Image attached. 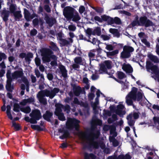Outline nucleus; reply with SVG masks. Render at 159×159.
Segmentation results:
<instances>
[{"mask_svg":"<svg viewBox=\"0 0 159 159\" xmlns=\"http://www.w3.org/2000/svg\"><path fill=\"white\" fill-rule=\"evenodd\" d=\"M111 62L109 61H106L102 64L98 72L100 74H102L105 72L107 69H111Z\"/></svg>","mask_w":159,"mask_h":159,"instance_id":"9d476101","label":"nucleus"},{"mask_svg":"<svg viewBox=\"0 0 159 159\" xmlns=\"http://www.w3.org/2000/svg\"><path fill=\"white\" fill-rule=\"evenodd\" d=\"M88 42H91L92 43H93V45L95 44L96 43H99V41L97 40V39L95 38H93L92 39V40L89 39L88 40Z\"/></svg>","mask_w":159,"mask_h":159,"instance_id":"49530a36","label":"nucleus"},{"mask_svg":"<svg viewBox=\"0 0 159 159\" xmlns=\"http://www.w3.org/2000/svg\"><path fill=\"white\" fill-rule=\"evenodd\" d=\"M17 7L16 4H11L10 6L9 10L11 13H13L16 10Z\"/></svg>","mask_w":159,"mask_h":159,"instance_id":"7c9ffc66","label":"nucleus"},{"mask_svg":"<svg viewBox=\"0 0 159 159\" xmlns=\"http://www.w3.org/2000/svg\"><path fill=\"white\" fill-rule=\"evenodd\" d=\"M7 76L8 79L7 81V84L6 85V88L8 91H11L13 88V86L11 85V73L10 71L9 70H8L7 72Z\"/></svg>","mask_w":159,"mask_h":159,"instance_id":"ddd939ff","label":"nucleus"},{"mask_svg":"<svg viewBox=\"0 0 159 159\" xmlns=\"http://www.w3.org/2000/svg\"><path fill=\"white\" fill-rule=\"evenodd\" d=\"M34 99L32 98H31L28 99L23 100L20 103V104L22 105H25L28 103H30L34 102Z\"/></svg>","mask_w":159,"mask_h":159,"instance_id":"6ab92c4d","label":"nucleus"},{"mask_svg":"<svg viewBox=\"0 0 159 159\" xmlns=\"http://www.w3.org/2000/svg\"><path fill=\"white\" fill-rule=\"evenodd\" d=\"M3 18L4 21H7L8 20V17L9 15V11H6L3 15Z\"/></svg>","mask_w":159,"mask_h":159,"instance_id":"a19ab883","label":"nucleus"},{"mask_svg":"<svg viewBox=\"0 0 159 159\" xmlns=\"http://www.w3.org/2000/svg\"><path fill=\"white\" fill-rule=\"evenodd\" d=\"M153 120L155 126L158 129H159V118L155 117L153 118Z\"/></svg>","mask_w":159,"mask_h":159,"instance_id":"f704fd0d","label":"nucleus"},{"mask_svg":"<svg viewBox=\"0 0 159 159\" xmlns=\"http://www.w3.org/2000/svg\"><path fill=\"white\" fill-rule=\"evenodd\" d=\"M23 70L22 69H20L18 71H16L12 73L11 76V79H17L18 78H21L23 75Z\"/></svg>","mask_w":159,"mask_h":159,"instance_id":"dca6fc26","label":"nucleus"},{"mask_svg":"<svg viewBox=\"0 0 159 159\" xmlns=\"http://www.w3.org/2000/svg\"><path fill=\"white\" fill-rule=\"evenodd\" d=\"M94 123L96 125H101L102 124V121L99 119H96L94 120Z\"/></svg>","mask_w":159,"mask_h":159,"instance_id":"3c124183","label":"nucleus"},{"mask_svg":"<svg viewBox=\"0 0 159 159\" xmlns=\"http://www.w3.org/2000/svg\"><path fill=\"white\" fill-rule=\"evenodd\" d=\"M35 62L37 66H39L40 64V61L39 58L36 57L35 59Z\"/></svg>","mask_w":159,"mask_h":159,"instance_id":"774afa93","label":"nucleus"},{"mask_svg":"<svg viewBox=\"0 0 159 159\" xmlns=\"http://www.w3.org/2000/svg\"><path fill=\"white\" fill-rule=\"evenodd\" d=\"M13 14L15 17V19L16 20H19V19L22 16L21 14L20 11H15Z\"/></svg>","mask_w":159,"mask_h":159,"instance_id":"b1692460","label":"nucleus"},{"mask_svg":"<svg viewBox=\"0 0 159 159\" xmlns=\"http://www.w3.org/2000/svg\"><path fill=\"white\" fill-rule=\"evenodd\" d=\"M110 32L114 34L115 36L118 37L119 36V33L118 30L115 29H110L109 30Z\"/></svg>","mask_w":159,"mask_h":159,"instance_id":"2f4dec72","label":"nucleus"},{"mask_svg":"<svg viewBox=\"0 0 159 159\" xmlns=\"http://www.w3.org/2000/svg\"><path fill=\"white\" fill-rule=\"evenodd\" d=\"M119 158L120 159H130L131 157L129 154H126L125 155H119Z\"/></svg>","mask_w":159,"mask_h":159,"instance_id":"c9c22d12","label":"nucleus"},{"mask_svg":"<svg viewBox=\"0 0 159 159\" xmlns=\"http://www.w3.org/2000/svg\"><path fill=\"white\" fill-rule=\"evenodd\" d=\"M132 114H129L127 117L128 124L130 126L133 125L134 123V121L132 120Z\"/></svg>","mask_w":159,"mask_h":159,"instance_id":"a878e982","label":"nucleus"},{"mask_svg":"<svg viewBox=\"0 0 159 159\" xmlns=\"http://www.w3.org/2000/svg\"><path fill=\"white\" fill-rule=\"evenodd\" d=\"M130 114H132V118L133 117L134 118V119H137L138 118L139 116V115L138 113L134 112V113L133 114L131 113Z\"/></svg>","mask_w":159,"mask_h":159,"instance_id":"052dcab7","label":"nucleus"},{"mask_svg":"<svg viewBox=\"0 0 159 159\" xmlns=\"http://www.w3.org/2000/svg\"><path fill=\"white\" fill-rule=\"evenodd\" d=\"M114 23L118 24L120 23V20L119 18L116 17L114 19Z\"/></svg>","mask_w":159,"mask_h":159,"instance_id":"6e6d98bb","label":"nucleus"},{"mask_svg":"<svg viewBox=\"0 0 159 159\" xmlns=\"http://www.w3.org/2000/svg\"><path fill=\"white\" fill-rule=\"evenodd\" d=\"M119 12L120 13L125 14L128 16H129L131 15V14L130 13L125 11H120Z\"/></svg>","mask_w":159,"mask_h":159,"instance_id":"338daca9","label":"nucleus"},{"mask_svg":"<svg viewBox=\"0 0 159 159\" xmlns=\"http://www.w3.org/2000/svg\"><path fill=\"white\" fill-rule=\"evenodd\" d=\"M74 9L70 7H67L64 9L63 14L66 18L70 19L72 17Z\"/></svg>","mask_w":159,"mask_h":159,"instance_id":"9b49d317","label":"nucleus"},{"mask_svg":"<svg viewBox=\"0 0 159 159\" xmlns=\"http://www.w3.org/2000/svg\"><path fill=\"white\" fill-rule=\"evenodd\" d=\"M24 13L25 17L27 21L30 20L36 16V14L34 13L30 15L28 11L26 9H24Z\"/></svg>","mask_w":159,"mask_h":159,"instance_id":"f3484780","label":"nucleus"},{"mask_svg":"<svg viewBox=\"0 0 159 159\" xmlns=\"http://www.w3.org/2000/svg\"><path fill=\"white\" fill-rule=\"evenodd\" d=\"M94 97V93H93L92 92H91V93H90L88 95V98L90 100L93 99Z\"/></svg>","mask_w":159,"mask_h":159,"instance_id":"69168bd1","label":"nucleus"},{"mask_svg":"<svg viewBox=\"0 0 159 159\" xmlns=\"http://www.w3.org/2000/svg\"><path fill=\"white\" fill-rule=\"evenodd\" d=\"M110 134L112 135V136H110L109 140L110 142L113 143L114 146H116L118 145V142L114 138V137L117 136V134L115 131L114 129H111L110 130Z\"/></svg>","mask_w":159,"mask_h":159,"instance_id":"f8f14e48","label":"nucleus"},{"mask_svg":"<svg viewBox=\"0 0 159 159\" xmlns=\"http://www.w3.org/2000/svg\"><path fill=\"white\" fill-rule=\"evenodd\" d=\"M60 43L62 44V45H65L68 43V41L66 39L60 38L59 39Z\"/></svg>","mask_w":159,"mask_h":159,"instance_id":"58836bf2","label":"nucleus"},{"mask_svg":"<svg viewBox=\"0 0 159 159\" xmlns=\"http://www.w3.org/2000/svg\"><path fill=\"white\" fill-rule=\"evenodd\" d=\"M96 50H93L90 51L89 53V56L91 60H93L95 56Z\"/></svg>","mask_w":159,"mask_h":159,"instance_id":"bb28decb","label":"nucleus"},{"mask_svg":"<svg viewBox=\"0 0 159 159\" xmlns=\"http://www.w3.org/2000/svg\"><path fill=\"white\" fill-rule=\"evenodd\" d=\"M138 89L135 87L132 88L131 91L126 97V102L128 105L133 104V101H140L143 98L142 93L140 92H137Z\"/></svg>","mask_w":159,"mask_h":159,"instance_id":"f03ea898","label":"nucleus"},{"mask_svg":"<svg viewBox=\"0 0 159 159\" xmlns=\"http://www.w3.org/2000/svg\"><path fill=\"white\" fill-rule=\"evenodd\" d=\"M19 105L18 104L15 103L14 105L13 110L15 111H19Z\"/></svg>","mask_w":159,"mask_h":159,"instance_id":"603ef678","label":"nucleus"},{"mask_svg":"<svg viewBox=\"0 0 159 159\" xmlns=\"http://www.w3.org/2000/svg\"><path fill=\"white\" fill-rule=\"evenodd\" d=\"M30 116L32 117L33 119L35 120L36 121L39 120L41 117L40 111L38 110H33L30 114Z\"/></svg>","mask_w":159,"mask_h":159,"instance_id":"2eb2a0df","label":"nucleus"},{"mask_svg":"<svg viewBox=\"0 0 159 159\" xmlns=\"http://www.w3.org/2000/svg\"><path fill=\"white\" fill-rule=\"evenodd\" d=\"M134 51L133 48L129 46H125L121 53V57L123 58H128L130 56V53Z\"/></svg>","mask_w":159,"mask_h":159,"instance_id":"1a4fd4ad","label":"nucleus"},{"mask_svg":"<svg viewBox=\"0 0 159 159\" xmlns=\"http://www.w3.org/2000/svg\"><path fill=\"white\" fill-rule=\"evenodd\" d=\"M104 52L106 53L107 55V56H114L118 54V51L117 50L110 52H107L105 51Z\"/></svg>","mask_w":159,"mask_h":159,"instance_id":"c756f323","label":"nucleus"},{"mask_svg":"<svg viewBox=\"0 0 159 159\" xmlns=\"http://www.w3.org/2000/svg\"><path fill=\"white\" fill-rule=\"evenodd\" d=\"M33 57V54L31 53H27L25 57V59L26 61H29L30 59Z\"/></svg>","mask_w":159,"mask_h":159,"instance_id":"79ce46f5","label":"nucleus"},{"mask_svg":"<svg viewBox=\"0 0 159 159\" xmlns=\"http://www.w3.org/2000/svg\"><path fill=\"white\" fill-rule=\"evenodd\" d=\"M25 120L27 122H30L32 124H36L37 123L36 121L34 119H33L32 117H31L30 118L28 116H26L25 117Z\"/></svg>","mask_w":159,"mask_h":159,"instance_id":"c85d7f7f","label":"nucleus"},{"mask_svg":"<svg viewBox=\"0 0 159 159\" xmlns=\"http://www.w3.org/2000/svg\"><path fill=\"white\" fill-rule=\"evenodd\" d=\"M73 103L80 105L81 106L84 107L85 108H87L88 106V105L87 103L79 102L78 99L76 98H74Z\"/></svg>","mask_w":159,"mask_h":159,"instance_id":"412c9836","label":"nucleus"},{"mask_svg":"<svg viewBox=\"0 0 159 159\" xmlns=\"http://www.w3.org/2000/svg\"><path fill=\"white\" fill-rule=\"evenodd\" d=\"M94 32L95 34H96L98 36H99L101 35V29L99 27H97L96 28L94 31Z\"/></svg>","mask_w":159,"mask_h":159,"instance_id":"ea45409f","label":"nucleus"},{"mask_svg":"<svg viewBox=\"0 0 159 159\" xmlns=\"http://www.w3.org/2000/svg\"><path fill=\"white\" fill-rule=\"evenodd\" d=\"M22 80L26 86V91L28 92L29 91V83L27 79L25 77H23L22 78Z\"/></svg>","mask_w":159,"mask_h":159,"instance_id":"72a5a7b5","label":"nucleus"},{"mask_svg":"<svg viewBox=\"0 0 159 159\" xmlns=\"http://www.w3.org/2000/svg\"><path fill=\"white\" fill-rule=\"evenodd\" d=\"M69 133L67 131H65L64 132L63 135L60 136V138L61 139H63L65 138H66L69 136Z\"/></svg>","mask_w":159,"mask_h":159,"instance_id":"c03bdc74","label":"nucleus"},{"mask_svg":"<svg viewBox=\"0 0 159 159\" xmlns=\"http://www.w3.org/2000/svg\"><path fill=\"white\" fill-rule=\"evenodd\" d=\"M94 19L95 20L98 21L99 22H102V17L101 18L99 16H95L94 17Z\"/></svg>","mask_w":159,"mask_h":159,"instance_id":"0e129e2a","label":"nucleus"},{"mask_svg":"<svg viewBox=\"0 0 159 159\" xmlns=\"http://www.w3.org/2000/svg\"><path fill=\"white\" fill-rule=\"evenodd\" d=\"M99 134V131L91 133L89 135L85 132H81L80 134L79 137L83 143L91 145L95 148H98L100 147L102 149H103L105 146L103 141H95V139L98 138Z\"/></svg>","mask_w":159,"mask_h":159,"instance_id":"f257e3e1","label":"nucleus"},{"mask_svg":"<svg viewBox=\"0 0 159 159\" xmlns=\"http://www.w3.org/2000/svg\"><path fill=\"white\" fill-rule=\"evenodd\" d=\"M12 126L16 130H19L20 129V126L14 122H12Z\"/></svg>","mask_w":159,"mask_h":159,"instance_id":"de8ad7c7","label":"nucleus"},{"mask_svg":"<svg viewBox=\"0 0 159 159\" xmlns=\"http://www.w3.org/2000/svg\"><path fill=\"white\" fill-rule=\"evenodd\" d=\"M122 68L123 70L127 73H131L133 71V69L131 66L129 64H124Z\"/></svg>","mask_w":159,"mask_h":159,"instance_id":"a211bd4d","label":"nucleus"},{"mask_svg":"<svg viewBox=\"0 0 159 159\" xmlns=\"http://www.w3.org/2000/svg\"><path fill=\"white\" fill-rule=\"evenodd\" d=\"M101 38L104 40H108L110 39V37L109 36L102 35L101 36Z\"/></svg>","mask_w":159,"mask_h":159,"instance_id":"4d7b16f0","label":"nucleus"},{"mask_svg":"<svg viewBox=\"0 0 159 159\" xmlns=\"http://www.w3.org/2000/svg\"><path fill=\"white\" fill-rule=\"evenodd\" d=\"M52 115V113L48 111H47L45 114L43 115V117L47 121H49Z\"/></svg>","mask_w":159,"mask_h":159,"instance_id":"393cba45","label":"nucleus"},{"mask_svg":"<svg viewBox=\"0 0 159 159\" xmlns=\"http://www.w3.org/2000/svg\"><path fill=\"white\" fill-rule=\"evenodd\" d=\"M107 22L109 24H112L114 23V19L109 17Z\"/></svg>","mask_w":159,"mask_h":159,"instance_id":"680f3d73","label":"nucleus"},{"mask_svg":"<svg viewBox=\"0 0 159 159\" xmlns=\"http://www.w3.org/2000/svg\"><path fill=\"white\" fill-rule=\"evenodd\" d=\"M59 68L61 72L62 76L64 77H66L67 75V71L65 66L63 65H60L59 66Z\"/></svg>","mask_w":159,"mask_h":159,"instance_id":"5701e85b","label":"nucleus"},{"mask_svg":"<svg viewBox=\"0 0 159 159\" xmlns=\"http://www.w3.org/2000/svg\"><path fill=\"white\" fill-rule=\"evenodd\" d=\"M20 110L25 113H28L30 111L31 109L29 107H26L21 108Z\"/></svg>","mask_w":159,"mask_h":159,"instance_id":"473e14b6","label":"nucleus"},{"mask_svg":"<svg viewBox=\"0 0 159 159\" xmlns=\"http://www.w3.org/2000/svg\"><path fill=\"white\" fill-rule=\"evenodd\" d=\"M95 73L93 74L91 77L92 79L93 80H96L98 78V71H95Z\"/></svg>","mask_w":159,"mask_h":159,"instance_id":"8fccbe9b","label":"nucleus"},{"mask_svg":"<svg viewBox=\"0 0 159 159\" xmlns=\"http://www.w3.org/2000/svg\"><path fill=\"white\" fill-rule=\"evenodd\" d=\"M45 19L50 26H52L55 22V20L54 19L49 18L47 16L45 17Z\"/></svg>","mask_w":159,"mask_h":159,"instance_id":"aec40b11","label":"nucleus"},{"mask_svg":"<svg viewBox=\"0 0 159 159\" xmlns=\"http://www.w3.org/2000/svg\"><path fill=\"white\" fill-rule=\"evenodd\" d=\"M50 45L52 49L53 50L57 51L58 49V48L54 43L51 42L50 43Z\"/></svg>","mask_w":159,"mask_h":159,"instance_id":"09e8293b","label":"nucleus"},{"mask_svg":"<svg viewBox=\"0 0 159 159\" xmlns=\"http://www.w3.org/2000/svg\"><path fill=\"white\" fill-rule=\"evenodd\" d=\"M7 58V56L4 53H0V61L2 59H6Z\"/></svg>","mask_w":159,"mask_h":159,"instance_id":"13d9d810","label":"nucleus"},{"mask_svg":"<svg viewBox=\"0 0 159 159\" xmlns=\"http://www.w3.org/2000/svg\"><path fill=\"white\" fill-rule=\"evenodd\" d=\"M106 45V49L107 50L110 51L113 50L114 49V47L111 44H107L106 43L105 44Z\"/></svg>","mask_w":159,"mask_h":159,"instance_id":"37998d69","label":"nucleus"},{"mask_svg":"<svg viewBox=\"0 0 159 159\" xmlns=\"http://www.w3.org/2000/svg\"><path fill=\"white\" fill-rule=\"evenodd\" d=\"M101 17H102V22L103 21H107V20H108L109 17L106 15H103L101 16Z\"/></svg>","mask_w":159,"mask_h":159,"instance_id":"bf43d9fd","label":"nucleus"},{"mask_svg":"<svg viewBox=\"0 0 159 159\" xmlns=\"http://www.w3.org/2000/svg\"><path fill=\"white\" fill-rule=\"evenodd\" d=\"M85 10V8L83 6H80L79 9V11L80 14H82L83 13Z\"/></svg>","mask_w":159,"mask_h":159,"instance_id":"e2e57ef3","label":"nucleus"},{"mask_svg":"<svg viewBox=\"0 0 159 159\" xmlns=\"http://www.w3.org/2000/svg\"><path fill=\"white\" fill-rule=\"evenodd\" d=\"M56 107L55 113L58 116L59 119L62 121L65 120V117L63 113L61 112L62 109H64V111L67 113H69L70 111V107L68 105H66L65 107L60 104H55Z\"/></svg>","mask_w":159,"mask_h":159,"instance_id":"423d86ee","label":"nucleus"},{"mask_svg":"<svg viewBox=\"0 0 159 159\" xmlns=\"http://www.w3.org/2000/svg\"><path fill=\"white\" fill-rule=\"evenodd\" d=\"M59 91V89L57 88H54L51 90L46 89L39 92L37 96L39 101L41 103L46 104H47V100L44 97L45 96L48 97L52 99Z\"/></svg>","mask_w":159,"mask_h":159,"instance_id":"7ed1b4c3","label":"nucleus"},{"mask_svg":"<svg viewBox=\"0 0 159 159\" xmlns=\"http://www.w3.org/2000/svg\"><path fill=\"white\" fill-rule=\"evenodd\" d=\"M146 68L148 71L151 72L152 74L157 77L159 74V69L157 66L154 65L150 61L146 62Z\"/></svg>","mask_w":159,"mask_h":159,"instance_id":"0eeeda50","label":"nucleus"},{"mask_svg":"<svg viewBox=\"0 0 159 159\" xmlns=\"http://www.w3.org/2000/svg\"><path fill=\"white\" fill-rule=\"evenodd\" d=\"M72 17L73 20L75 21H78L80 19V17L77 13H75L73 16V15Z\"/></svg>","mask_w":159,"mask_h":159,"instance_id":"4c0bfd02","label":"nucleus"},{"mask_svg":"<svg viewBox=\"0 0 159 159\" xmlns=\"http://www.w3.org/2000/svg\"><path fill=\"white\" fill-rule=\"evenodd\" d=\"M42 55L43 56V61L45 62H49L50 61V59L54 60L53 61L51 62V65L52 66H56L57 63L56 61L57 57L54 55L52 54L51 51L49 49L45 50L42 53Z\"/></svg>","mask_w":159,"mask_h":159,"instance_id":"39448f33","label":"nucleus"},{"mask_svg":"<svg viewBox=\"0 0 159 159\" xmlns=\"http://www.w3.org/2000/svg\"><path fill=\"white\" fill-rule=\"evenodd\" d=\"M138 19V16H136L134 20L132 23V25L133 26L139 25L148 27L153 25L152 22L148 19L145 16H141L139 18V20Z\"/></svg>","mask_w":159,"mask_h":159,"instance_id":"20e7f679","label":"nucleus"},{"mask_svg":"<svg viewBox=\"0 0 159 159\" xmlns=\"http://www.w3.org/2000/svg\"><path fill=\"white\" fill-rule=\"evenodd\" d=\"M117 76L120 79H122L125 77L124 73L121 71H118L117 72Z\"/></svg>","mask_w":159,"mask_h":159,"instance_id":"e433bc0d","label":"nucleus"},{"mask_svg":"<svg viewBox=\"0 0 159 159\" xmlns=\"http://www.w3.org/2000/svg\"><path fill=\"white\" fill-rule=\"evenodd\" d=\"M76 27L74 25H70L69 26L68 29L70 30L74 31L76 29Z\"/></svg>","mask_w":159,"mask_h":159,"instance_id":"5fc2aeb1","label":"nucleus"},{"mask_svg":"<svg viewBox=\"0 0 159 159\" xmlns=\"http://www.w3.org/2000/svg\"><path fill=\"white\" fill-rule=\"evenodd\" d=\"M80 121L75 119L69 118L66 123V125L67 128L72 129L75 128L77 130L79 127V124Z\"/></svg>","mask_w":159,"mask_h":159,"instance_id":"6e6552de","label":"nucleus"},{"mask_svg":"<svg viewBox=\"0 0 159 159\" xmlns=\"http://www.w3.org/2000/svg\"><path fill=\"white\" fill-rule=\"evenodd\" d=\"M148 56L151 60L154 62L157 63L159 62V59L157 56H154L152 54H148Z\"/></svg>","mask_w":159,"mask_h":159,"instance_id":"4be33fe9","label":"nucleus"},{"mask_svg":"<svg viewBox=\"0 0 159 159\" xmlns=\"http://www.w3.org/2000/svg\"><path fill=\"white\" fill-rule=\"evenodd\" d=\"M74 61L76 63L80 64L82 61V58L80 57H76L74 59Z\"/></svg>","mask_w":159,"mask_h":159,"instance_id":"a18cd8bd","label":"nucleus"},{"mask_svg":"<svg viewBox=\"0 0 159 159\" xmlns=\"http://www.w3.org/2000/svg\"><path fill=\"white\" fill-rule=\"evenodd\" d=\"M116 113L120 116H122L125 113L124 106L121 104L118 105L117 107Z\"/></svg>","mask_w":159,"mask_h":159,"instance_id":"4468645a","label":"nucleus"},{"mask_svg":"<svg viewBox=\"0 0 159 159\" xmlns=\"http://www.w3.org/2000/svg\"><path fill=\"white\" fill-rule=\"evenodd\" d=\"M142 42L144 43L146 46L149 47L150 46V43L149 42L147 41L146 39H143L142 40Z\"/></svg>","mask_w":159,"mask_h":159,"instance_id":"864d4df0","label":"nucleus"},{"mask_svg":"<svg viewBox=\"0 0 159 159\" xmlns=\"http://www.w3.org/2000/svg\"><path fill=\"white\" fill-rule=\"evenodd\" d=\"M95 156L92 154H84V159H95Z\"/></svg>","mask_w":159,"mask_h":159,"instance_id":"cd10ccee","label":"nucleus"}]
</instances>
